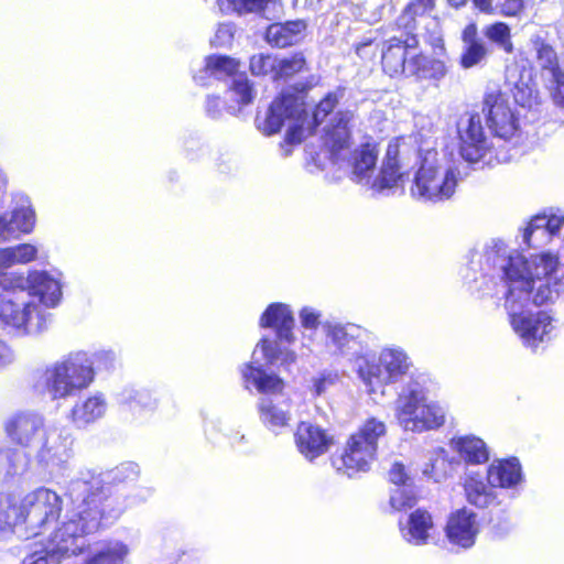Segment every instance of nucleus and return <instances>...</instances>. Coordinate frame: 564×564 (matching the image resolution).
I'll list each match as a JSON object with an SVG mask.
<instances>
[{"label": "nucleus", "mask_w": 564, "mask_h": 564, "mask_svg": "<svg viewBox=\"0 0 564 564\" xmlns=\"http://www.w3.org/2000/svg\"><path fill=\"white\" fill-rule=\"evenodd\" d=\"M484 259L494 273L475 279L477 291L482 296L494 295L497 274L507 288L505 306L514 333L524 345L536 347L554 328L553 318L544 311L533 313L530 307L564 297V262L550 252L527 259L518 251L509 252L501 240H492L486 247Z\"/></svg>", "instance_id": "obj_1"}, {"label": "nucleus", "mask_w": 564, "mask_h": 564, "mask_svg": "<svg viewBox=\"0 0 564 564\" xmlns=\"http://www.w3.org/2000/svg\"><path fill=\"white\" fill-rule=\"evenodd\" d=\"M62 282L47 271L34 270L25 276L9 273L0 294V326L21 336H37L48 329L52 314L41 307H56L62 300Z\"/></svg>", "instance_id": "obj_2"}, {"label": "nucleus", "mask_w": 564, "mask_h": 564, "mask_svg": "<svg viewBox=\"0 0 564 564\" xmlns=\"http://www.w3.org/2000/svg\"><path fill=\"white\" fill-rule=\"evenodd\" d=\"M101 513H82L75 511L55 530L45 546L34 552L41 558L40 564H124L129 547L120 541H109L99 545L82 563L76 557L88 547L85 536L111 524Z\"/></svg>", "instance_id": "obj_3"}, {"label": "nucleus", "mask_w": 564, "mask_h": 564, "mask_svg": "<svg viewBox=\"0 0 564 564\" xmlns=\"http://www.w3.org/2000/svg\"><path fill=\"white\" fill-rule=\"evenodd\" d=\"M139 466L124 463L111 470L95 474L82 470L70 479L66 495L82 513H101L107 520H117L126 508L145 500L150 489H140L133 496H124L119 485L134 481L139 476Z\"/></svg>", "instance_id": "obj_4"}, {"label": "nucleus", "mask_w": 564, "mask_h": 564, "mask_svg": "<svg viewBox=\"0 0 564 564\" xmlns=\"http://www.w3.org/2000/svg\"><path fill=\"white\" fill-rule=\"evenodd\" d=\"M247 389L252 386L260 394L259 419L263 426L275 436L286 433L293 421L292 400L284 393V381L262 365H247L242 370Z\"/></svg>", "instance_id": "obj_5"}, {"label": "nucleus", "mask_w": 564, "mask_h": 564, "mask_svg": "<svg viewBox=\"0 0 564 564\" xmlns=\"http://www.w3.org/2000/svg\"><path fill=\"white\" fill-rule=\"evenodd\" d=\"M458 174L444 150H423L420 152V167L410 188L411 195L424 203L448 200L456 191Z\"/></svg>", "instance_id": "obj_6"}, {"label": "nucleus", "mask_w": 564, "mask_h": 564, "mask_svg": "<svg viewBox=\"0 0 564 564\" xmlns=\"http://www.w3.org/2000/svg\"><path fill=\"white\" fill-rule=\"evenodd\" d=\"M95 372L86 351H75L48 365L36 382L52 401L66 400L87 389Z\"/></svg>", "instance_id": "obj_7"}, {"label": "nucleus", "mask_w": 564, "mask_h": 564, "mask_svg": "<svg viewBox=\"0 0 564 564\" xmlns=\"http://www.w3.org/2000/svg\"><path fill=\"white\" fill-rule=\"evenodd\" d=\"M307 88L306 83L297 82L294 84L295 94L282 93L275 98L263 115H257L258 130L265 135H271L279 132L282 126L288 124L285 142L289 144L300 143L304 138L305 124H307V129L310 128L302 96Z\"/></svg>", "instance_id": "obj_8"}, {"label": "nucleus", "mask_w": 564, "mask_h": 564, "mask_svg": "<svg viewBox=\"0 0 564 564\" xmlns=\"http://www.w3.org/2000/svg\"><path fill=\"white\" fill-rule=\"evenodd\" d=\"M294 325L293 312L289 305L284 303L270 304L260 317V326L273 328L275 338H262L257 345L249 365H260L259 354L269 365L280 364L288 367L295 362V352L283 346V343L288 345L294 343Z\"/></svg>", "instance_id": "obj_9"}, {"label": "nucleus", "mask_w": 564, "mask_h": 564, "mask_svg": "<svg viewBox=\"0 0 564 564\" xmlns=\"http://www.w3.org/2000/svg\"><path fill=\"white\" fill-rule=\"evenodd\" d=\"M63 510V498L54 490L41 487L29 492L22 500L20 506V517L23 519L25 530L30 536H40L52 530L45 540L35 542L29 553L45 546L56 529L63 521L57 524ZM75 506L69 511L64 522L75 512Z\"/></svg>", "instance_id": "obj_10"}, {"label": "nucleus", "mask_w": 564, "mask_h": 564, "mask_svg": "<svg viewBox=\"0 0 564 564\" xmlns=\"http://www.w3.org/2000/svg\"><path fill=\"white\" fill-rule=\"evenodd\" d=\"M394 415L404 431L423 433L444 425L446 409L429 400L417 382H410L395 400Z\"/></svg>", "instance_id": "obj_11"}, {"label": "nucleus", "mask_w": 564, "mask_h": 564, "mask_svg": "<svg viewBox=\"0 0 564 564\" xmlns=\"http://www.w3.org/2000/svg\"><path fill=\"white\" fill-rule=\"evenodd\" d=\"M386 434V424L375 417L365 422L358 432L352 434L344 452L332 458V465L337 473L348 477L369 469L377 452L379 437Z\"/></svg>", "instance_id": "obj_12"}, {"label": "nucleus", "mask_w": 564, "mask_h": 564, "mask_svg": "<svg viewBox=\"0 0 564 564\" xmlns=\"http://www.w3.org/2000/svg\"><path fill=\"white\" fill-rule=\"evenodd\" d=\"M412 367L406 352L399 347L383 348L378 361L375 357H359L357 371L370 394L380 391L384 384L401 380Z\"/></svg>", "instance_id": "obj_13"}, {"label": "nucleus", "mask_w": 564, "mask_h": 564, "mask_svg": "<svg viewBox=\"0 0 564 564\" xmlns=\"http://www.w3.org/2000/svg\"><path fill=\"white\" fill-rule=\"evenodd\" d=\"M239 63L228 56L212 55L206 58L204 72L216 79L229 78L227 98L234 104L228 106L230 113H236L241 106L250 104L254 91L245 73L238 72Z\"/></svg>", "instance_id": "obj_14"}, {"label": "nucleus", "mask_w": 564, "mask_h": 564, "mask_svg": "<svg viewBox=\"0 0 564 564\" xmlns=\"http://www.w3.org/2000/svg\"><path fill=\"white\" fill-rule=\"evenodd\" d=\"M459 153L471 164L488 163L486 158L491 152V143L481 122V116L475 111L463 113L457 121Z\"/></svg>", "instance_id": "obj_15"}, {"label": "nucleus", "mask_w": 564, "mask_h": 564, "mask_svg": "<svg viewBox=\"0 0 564 564\" xmlns=\"http://www.w3.org/2000/svg\"><path fill=\"white\" fill-rule=\"evenodd\" d=\"M70 445L65 431L50 425L40 444L33 447L36 448L34 459L40 470L53 475L64 469L70 456Z\"/></svg>", "instance_id": "obj_16"}, {"label": "nucleus", "mask_w": 564, "mask_h": 564, "mask_svg": "<svg viewBox=\"0 0 564 564\" xmlns=\"http://www.w3.org/2000/svg\"><path fill=\"white\" fill-rule=\"evenodd\" d=\"M482 104V112L492 133L500 139H511L519 124L507 96L499 89H492L486 93Z\"/></svg>", "instance_id": "obj_17"}, {"label": "nucleus", "mask_w": 564, "mask_h": 564, "mask_svg": "<svg viewBox=\"0 0 564 564\" xmlns=\"http://www.w3.org/2000/svg\"><path fill=\"white\" fill-rule=\"evenodd\" d=\"M323 329L326 338V346L336 355L347 358H355L356 360L362 352L364 343L367 337V330L359 325L347 323H330L323 324Z\"/></svg>", "instance_id": "obj_18"}, {"label": "nucleus", "mask_w": 564, "mask_h": 564, "mask_svg": "<svg viewBox=\"0 0 564 564\" xmlns=\"http://www.w3.org/2000/svg\"><path fill=\"white\" fill-rule=\"evenodd\" d=\"M48 426L42 414L34 411H20L7 419L4 431L13 444L33 448L40 444Z\"/></svg>", "instance_id": "obj_19"}, {"label": "nucleus", "mask_w": 564, "mask_h": 564, "mask_svg": "<svg viewBox=\"0 0 564 564\" xmlns=\"http://www.w3.org/2000/svg\"><path fill=\"white\" fill-rule=\"evenodd\" d=\"M419 48L416 35L406 32L401 36L391 37L382 47V68L389 76L408 74L410 59Z\"/></svg>", "instance_id": "obj_20"}, {"label": "nucleus", "mask_w": 564, "mask_h": 564, "mask_svg": "<svg viewBox=\"0 0 564 564\" xmlns=\"http://www.w3.org/2000/svg\"><path fill=\"white\" fill-rule=\"evenodd\" d=\"M294 443L299 453L308 462L326 454L333 445V436L312 422L302 421L294 432Z\"/></svg>", "instance_id": "obj_21"}, {"label": "nucleus", "mask_w": 564, "mask_h": 564, "mask_svg": "<svg viewBox=\"0 0 564 564\" xmlns=\"http://www.w3.org/2000/svg\"><path fill=\"white\" fill-rule=\"evenodd\" d=\"M564 225L561 213H542L533 216L522 232V242L530 248L547 245Z\"/></svg>", "instance_id": "obj_22"}, {"label": "nucleus", "mask_w": 564, "mask_h": 564, "mask_svg": "<svg viewBox=\"0 0 564 564\" xmlns=\"http://www.w3.org/2000/svg\"><path fill=\"white\" fill-rule=\"evenodd\" d=\"M479 528L475 512L463 508L452 513L446 525V535L455 545L468 549L474 545Z\"/></svg>", "instance_id": "obj_23"}, {"label": "nucleus", "mask_w": 564, "mask_h": 564, "mask_svg": "<svg viewBox=\"0 0 564 564\" xmlns=\"http://www.w3.org/2000/svg\"><path fill=\"white\" fill-rule=\"evenodd\" d=\"M355 124L354 112L349 110L337 111L324 128L325 144L334 156L349 145L351 129Z\"/></svg>", "instance_id": "obj_24"}, {"label": "nucleus", "mask_w": 564, "mask_h": 564, "mask_svg": "<svg viewBox=\"0 0 564 564\" xmlns=\"http://www.w3.org/2000/svg\"><path fill=\"white\" fill-rule=\"evenodd\" d=\"M487 481L494 488L517 489L523 481L519 460L514 457L495 459L488 467Z\"/></svg>", "instance_id": "obj_25"}, {"label": "nucleus", "mask_w": 564, "mask_h": 564, "mask_svg": "<svg viewBox=\"0 0 564 564\" xmlns=\"http://www.w3.org/2000/svg\"><path fill=\"white\" fill-rule=\"evenodd\" d=\"M378 153L377 144L371 142L361 144L352 152L349 165L354 182L369 187L371 176L376 170Z\"/></svg>", "instance_id": "obj_26"}, {"label": "nucleus", "mask_w": 564, "mask_h": 564, "mask_svg": "<svg viewBox=\"0 0 564 564\" xmlns=\"http://www.w3.org/2000/svg\"><path fill=\"white\" fill-rule=\"evenodd\" d=\"M447 74V66L441 58L424 55L416 48L410 59L405 77H414L417 82L429 80L437 83Z\"/></svg>", "instance_id": "obj_27"}, {"label": "nucleus", "mask_w": 564, "mask_h": 564, "mask_svg": "<svg viewBox=\"0 0 564 564\" xmlns=\"http://www.w3.org/2000/svg\"><path fill=\"white\" fill-rule=\"evenodd\" d=\"M464 43L460 55V66L465 69L482 65L489 55L487 43L477 34V26L474 23L468 24L463 33Z\"/></svg>", "instance_id": "obj_28"}, {"label": "nucleus", "mask_w": 564, "mask_h": 564, "mask_svg": "<svg viewBox=\"0 0 564 564\" xmlns=\"http://www.w3.org/2000/svg\"><path fill=\"white\" fill-rule=\"evenodd\" d=\"M399 527L406 542L413 545H423L427 543L429 531L433 528V521L427 511L417 509L409 516L405 523L400 521Z\"/></svg>", "instance_id": "obj_29"}, {"label": "nucleus", "mask_w": 564, "mask_h": 564, "mask_svg": "<svg viewBox=\"0 0 564 564\" xmlns=\"http://www.w3.org/2000/svg\"><path fill=\"white\" fill-rule=\"evenodd\" d=\"M108 404L102 393H95L83 401L75 403L72 410V420L78 427H84L101 419Z\"/></svg>", "instance_id": "obj_30"}, {"label": "nucleus", "mask_w": 564, "mask_h": 564, "mask_svg": "<svg viewBox=\"0 0 564 564\" xmlns=\"http://www.w3.org/2000/svg\"><path fill=\"white\" fill-rule=\"evenodd\" d=\"M464 490L467 501L477 508H487L496 499L494 487L485 482L479 474L469 473L464 479Z\"/></svg>", "instance_id": "obj_31"}, {"label": "nucleus", "mask_w": 564, "mask_h": 564, "mask_svg": "<svg viewBox=\"0 0 564 564\" xmlns=\"http://www.w3.org/2000/svg\"><path fill=\"white\" fill-rule=\"evenodd\" d=\"M305 23L301 20L289 21L285 23H273L267 29V41L271 45L285 47L299 42Z\"/></svg>", "instance_id": "obj_32"}, {"label": "nucleus", "mask_w": 564, "mask_h": 564, "mask_svg": "<svg viewBox=\"0 0 564 564\" xmlns=\"http://www.w3.org/2000/svg\"><path fill=\"white\" fill-rule=\"evenodd\" d=\"M454 449L469 464H482L489 454L485 442L476 436H463L453 441Z\"/></svg>", "instance_id": "obj_33"}, {"label": "nucleus", "mask_w": 564, "mask_h": 564, "mask_svg": "<svg viewBox=\"0 0 564 564\" xmlns=\"http://www.w3.org/2000/svg\"><path fill=\"white\" fill-rule=\"evenodd\" d=\"M10 227L14 234H29L35 225V213L28 198H21L10 214H8Z\"/></svg>", "instance_id": "obj_34"}, {"label": "nucleus", "mask_w": 564, "mask_h": 564, "mask_svg": "<svg viewBox=\"0 0 564 564\" xmlns=\"http://www.w3.org/2000/svg\"><path fill=\"white\" fill-rule=\"evenodd\" d=\"M37 248L31 243H21L14 247L0 249V272L15 264H26L35 260Z\"/></svg>", "instance_id": "obj_35"}, {"label": "nucleus", "mask_w": 564, "mask_h": 564, "mask_svg": "<svg viewBox=\"0 0 564 564\" xmlns=\"http://www.w3.org/2000/svg\"><path fill=\"white\" fill-rule=\"evenodd\" d=\"M415 156V140L411 135L395 138L388 144L386 158L394 161L402 170H405Z\"/></svg>", "instance_id": "obj_36"}, {"label": "nucleus", "mask_w": 564, "mask_h": 564, "mask_svg": "<svg viewBox=\"0 0 564 564\" xmlns=\"http://www.w3.org/2000/svg\"><path fill=\"white\" fill-rule=\"evenodd\" d=\"M533 46L535 50L536 65L541 68L542 77L545 80L562 72L558 66L557 54L550 44L536 37L533 40Z\"/></svg>", "instance_id": "obj_37"}, {"label": "nucleus", "mask_w": 564, "mask_h": 564, "mask_svg": "<svg viewBox=\"0 0 564 564\" xmlns=\"http://www.w3.org/2000/svg\"><path fill=\"white\" fill-rule=\"evenodd\" d=\"M403 173L404 170H402L400 165L384 156L380 172L376 177L371 176L369 187L377 193L394 188L401 181Z\"/></svg>", "instance_id": "obj_38"}, {"label": "nucleus", "mask_w": 564, "mask_h": 564, "mask_svg": "<svg viewBox=\"0 0 564 564\" xmlns=\"http://www.w3.org/2000/svg\"><path fill=\"white\" fill-rule=\"evenodd\" d=\"M271 1L272 0H215V3L221 13L246 15L262 12Z\"/></svg>", "instance_id": "obj_39"}, {"label": "nucleus", "mask_w": 564, "mask_h": 564, "mask_svg": "<svg viewBox=\"0 0 564 564\" xmlns=\"http://www.w3.org/2000/svg\"><path fill=\"white\" fill-rule=\"evenodd\" d=\"M343 97L344 89L341 88L328 93L315 107L312 118H308L310 128L305 129V132L312 133L313 128H316L324 121V119L335 109ZM305 128H307V124H305Z\"/></svg>", "instance_id": "obj_40"}, {"label": "nucleus", "mask_w": 564, "mask_h": 564, "mask_svg": "<svg viewBox=\"0 0 564 564\" xmlns=\"http://www.w3.org/2000/svg\"><path fill=\"white\" fill-rule=\"evenodd\" d=\"M304 70H306V61L301 53L280 59L276 58L275 80L288 82Z\"/></svg>", "instance_id": "obj_41"}, {"label": "nucleus", "mask_w": 564, "mask_h": 564, "mask_svg": "<svg viewBox=\"0 0 564 564\" xmlns=\"http://www.w3.org/2000/svg\"><path fill=\"white\" fill-rule=\"evenodd\" d=\"M474 0V4L480 11L486 13H500L503 15H517L523 8V0Z\"/></svg>", "instance_id": "obj_42"}, {"label": "nucleus", "mask_w": 564, "mask_h": 564, "mask_svg": "<svg viewBox=\"0 0 564 564\" xmlns=\"http://www.w3.org/2000/svg\"><path fill=\"white\" fill-rule=\"evenodd\" d=\"M434 7V0H412L403 10L399 18V25L412 30L414 28L415 18L422 17Z\"/></svg>", "instance_id": "obj_43"}, {"label": "nucleus", "mask_w": 564, "mask_h": 564, "mask_svg": "<svg viewBox=\"0 0 564 564\" xmlns=\"http://www.w3.org/2000/svg\"><path fill=\"white\" fill-rule=\"evenodd\" d=\"M119 401L131 408H152L155 403L151 393L145 389L126 388L119 394Z\"/></svg>", "instance_id": "obj_44"}, {"label": "nucleus", "mask_w": 564, "mask_h": 564, "mask_svg": "<svg viewBox=\"0 0 564 564\" xmlns=\"http://www.w3.org/2000/svg\"><path fill=\"white\" fill-rule=\"evenodd\" d=\"M416 502L412 485L397 487L391 491L390 506L394 511L411 509Z\"/></svg>", "instance_id": "obj_45"}, {"label": "nucleus", "mask_w": 564, "mask_h": 564, "mask_svg": "<svg viewBox=\"0 0 564 564\" xmlns=\"http://www.w3.org/2000/svg\"><path fill=\"white\" fill-rule=\"evenodd\" d=\"M275 67H276V57L270 54H256L251 56L249 68L252 75L261 76L267 75L269 73L273 74V78L275 79Z\"/></svg>", "instance_id": "obj_46"}, {"label": "nucleus", "mask_w": 564, "mask_h": 564, "mask_svg": "<svg viewBox=\"0 0 564 564\" xmlns=\"http://www.w3.org/2000/svg\"><path fill=\"white\" fill-rule=\"evenodd\" d=\"M513 98L518 105L524 108H532L539 104L538 93L529 85V83L523 80H520L514 85Z\"/></svg>", "instance_id": "obj_47"}, {"label": "nucleus", "mask_w": 564, "mask_h": 564, "mask_svg": "<svg viewBox=\"0 0 564 564\" xmlns=\"http://www.w3.org/2000/svg\"><path fill=\"white\" fill-rule=\"evenodd\" d=\"M486 36L500 45L505 51L511 52L510 30L507 24L498 22L486 29Z\"/></svg>", "instance_id": "obj_48"}, {"label": "nucleus", "mask_w": 564, "mask_h": 564, "mask_svg": "<svg viewBox=\"0 0 564 564\" xmlns=\"http://www.w3.org/2000/svg\"><path fill=\"white\" fill-rule=\"evenodd\" d=\"M90 361V368L96 373V370H110L116 360V355L111 350H100L94 354L86 352Z\"/></svg>", "instance_id": "obj_49"}, {"label": "nucleus", "mask_w": 564, "mask_h": 564, "mask_svg": "<svg viewBox=\"0 0 564 564\" xmlns=\"http://www.w3.org/2000/svg\"><path fill=\"white\" fill-rule=\"evenodd\" d=\"M389 480L398 487L412 485L406 467L401 462H393L389 471Z\"/></svg>", "instance_id": "obj_50"}, {"label": "nucleus", "mask_w": 564, "mask_h": 564, "mask_svg": "<svg viewBox=\"0 0 564 564\" xmlns=\"http://www.w3.org/2000/svg\"><path fill=\"white\" fill-rule=\"evenodd\" d=\"M545 82L551 90L554 102L557 106L564 107V74L560 72Z\"/></svg>", "instance_id": "obj_51"}, {"label": "nucleus", "mask_w": 564, "mask_h": 564, "mask_svg": "<svg viewBox=\"0 0 564 564\" xmlns=\"http://www.w3.org/2000/svg\"><path fill=\"white\" fill-rule=\"evenodd\" d=\"M321 316L317 310L308 306L303 307L299 315L301 325L305 329H316L321 324Z\"/></svg>", "instance_id": "obj_52"}, {"label": "nucleus", "mask_w": 564, "mask_h": 564, "mask_svg": "<svg viewBox=\"0 0 564 564\" xmlns=\"http://www.w3.org/2000/svg\"><path fill=\"white\" fill-rule=\"evenodd\" d=\"M235 26L231 23H223L218 25L215 36L212 39V45L226 46L229 45L234 37Z\"/></svg>", "instance_id": "obj_53"}, {"label": "nucleus", "mask_w": 564, "mask_h": 564, "mask_svg": "<svg viewBox=\"0 0 564 564\" xmlns=\"http://www.w3.org/2000/svg\"><path fill=\"white\" fill-rule=\"evenodd\" d=\"M14 352L11 347L0 339V370L9 367L14 362Z\"/></svg>", "instance_id": "obj_54"}, {"label": "nucleus", "mask_w": 564, "mask_h": 564, "mask_svg": "<svg viewBox=\"0 0 564 564\" xmlns=\"http://www.w3.org/2000/svg\"><path fill=\"white\" fill-rule=\"evenodd\" d=\"M15 237L8 219V214L0 215V243L10 240Z\"/></svg>", "instance_id": "obj_55"}, {"label": "nucleus", "mask_w": 564, "mask_h": 564, "mask_svg": "<svg viewBox=\"0 0 564 564\" xmlns=\"http://www.w3.org/2000/svg\"><path fill=\"white\" fill-rule=\"evenodd\" d=\"M206 111L209 117L218 118L220 116V99L218 97H208L206 101Z\"/></svg>", "instance_id": "obj_56"}, {"label": "nucleus", "mask_w": 564, "mask_h": 564, "mask_svg": "<svg viewBox=\"0 0 564 564\" xmlns=\"http://www.w3.org/2000/svg\"><path fill=\"white\" fill-rule=\"evenodd\" d=\"M7 507V502L0 500V539L9 530L10 527Z\"/></svg>", "instance_id": "obj_57"}, {"label": "nucleus", "mask_w": 564, "mask_h": 564, "mask_svg": "<svg viewBox=\"0 0 564 564\" xmlns=\"http://www.w3.org/2000/svg\"><path fill=\"white\" fill-rule=\"evenodd\" d=\"M330 383L328 377L322 376L313 379V388L317 395H321L326 391L327 384Z\"/></svg>", "instance_id": "obj_58"}, {"label": "nucleus", "mask_w": 564, "mask_h": 564, "mask_svg": "<svg viewBox=\"0 0 564 564\" xmlns=\"http://www.w3.org/2000/svg\"><path fill=\"white\" fill-rule=\"evenodd\" d=\"M448 2L451 3V6L459 8L464 6L467 2V0H448Z\"/></svg>", "instance_id": "obj_59"}, {"label": "nucleus", "mask_w": 564, "mask_h": 564, "mask_svg": "<svg viewBox=\"0 0 564 564\" xmlns=\"http://www.w3.org/2000/svg\"><path fill=\"white\" fill-rule=\"evenodd\" d=\"M10 451L0 449V465H2L4 459H8Z\"/></svg>", "instance_id": "obj_60"}, {"label": "nucleus", "mask_w": 564, "mask_h": 564, "mask_svg": "<svg viewBox=\"0 0 564 564\" xmlns=\"http://www.w3.org/2000/svg\"><path fill=\"white\" fill-rule=\"evenodd\" d=\"M9 273L0 272V294H3V282L8 278Z\"/></svg>", "instance_id": "obj_61"}, {"label": "nucleus", "mask_w": 564, "mask_h": 564, "mask_svg": "<svg viewBox=\"0 0 564 564\" xmlns=\"http://www.w3.org/2000/svg\"><path fill=\"white\" fill-rule=\"evenodd\" d=\"M434 469H435V466L432 465V469L429 470V469H424V474L427 475L429 477H434L435 479H437V475L434 473Z\"/></svg>", "instance_id": "obj_62"}, {"label": "nucleus", "mask_w": 564, "mask_h": 564, "mask_svg": "<svg viewBox=\"0 0 564 564\" xmlns=\"http://www.w3.org/2000/svg\"><path fill=\"white\" fill-rule=\"evenodd\" d=\"M6 185V177L3 176L2 173H0V191Z\"/></svg>", "instance_id": "obj_63"}, {"label": "nucleus", "mask_w": 564, "mask_h": 564, "mask_svg": "<svg viewBox=\"0 0 564 564\" xmlns=\"http://www.w3.org/2000/svg\"><path fill=\"white\" fill-rule=\"evenodd\" d=\"M194 79H195L197 83H200L202 85H204V83H203L204 77H203V76H196V75H195V76H194Z\"/></svg>", "instance_id": "obj_64"}]
</instances>
